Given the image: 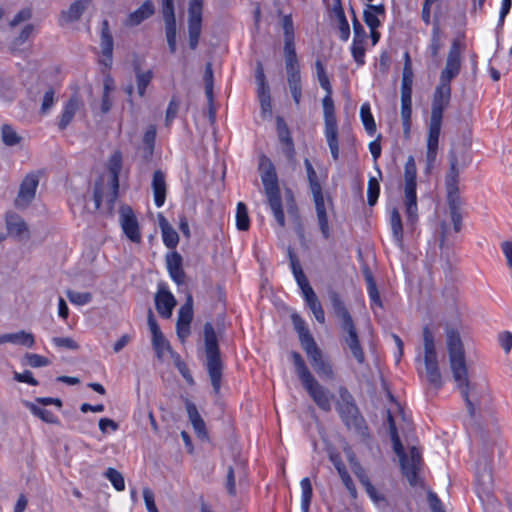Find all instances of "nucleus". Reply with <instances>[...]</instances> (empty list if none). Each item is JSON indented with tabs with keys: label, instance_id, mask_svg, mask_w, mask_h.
Instances as JSON below:
<instances>
[{
	"label": "nucleus",
	"instance_id": "7c9ffc66",
	"mask_svg": "<svg viewBox=\"0 0 512 512\" xmlns=\"http://www.w3.org/2000/svg\"><path fill=\"white\" fill-rule=\"evenodd\" d=\"M158 223L162 232L163 242L169 249H174L179 243V235L162 213L158 214Z\"/></svg>",
	"mask_w": 512,
	"mask_h": 512
},
{
	"label": "nucleus",
	"instance_id": "cd10ccee",
	"mask_svg": "<svg viewBox=\"0 0 512 512\" xmlns=\"http://www.w3.org/2000/svg\"><path fill=\"white\" fill-rule=\"evenodd\" d=\"M151 186L153 190L155 205L157 207L163 206L166 200L167 192L166 178L163 171H154Z\"/></svg>",
	"mask_w": 512,
	"mask_h": 512
},
{
	"label": "nucleus",
	"instance_id": "39448f33",
	"mask_svg": "<svg viewBox=\"0 0 512 512\" xmlns=\"http://www.w3.org/2000/svg\"><path fill=\"white\" fill-rule=\"evenodd\" d=\"M339 400L336 403V410L345 426L354 430L363 438H368V427L364 417L361 415L353 395L344 386L339 387Z\"/></svg>",
	"mask_w": 512,
	"mask_h": 512
},
{
	"label": "nucleus",
	"instance_id": "412c9836",
	"mask_svg": "<svg viewBox=\"0 0 512 512\" xmlns=\"http://www.w3.org/2000/svg\"><path fill=\"white\" fill-rule=\"evenodd\" d=\"M288 258L290 261V266L292 269V273L295 277V280L302 291L303 297L309 296L314 293L313 288L310 286L309 281L303 272L302 266L297 255L294 253L292 248H288L287 250Z\"/></svg>",
	"mask_w": 512,
	"mask_h": 512
},
{
	"label": "nucleus",
	"instance_id": "b1692460",
	"mask_svg": "<svg viewBox=\"0 0 512 512\" xmlns=\"http://www.w3.org/2000/svg\"><path fill=\"white\" fill-rule=\"evenodd\" d=\"M276 126L278 138L282 145L283 154L289 161H292L294 160L295 157V148L293 139L290 134V130L287 124L285 123L284 119L281 117H277Z\"/></svg>",
	"mask_w": 512,
	"mask_h": 512
},
{
	"label": "nucleus",
	"instance_id": "bb28decb",
	"mask_svg": "<svg viewBox=\"0 0 512 512\" xmlns=\"http://www.w3.org/2000/svg\"><path fill=\"white\" fill-rule=\"evenodd\" d=\"M312 195H313V200H314L315 209H316L317 221H318V225H319L321 234L325 239H328L330 237V227H329V223H328V217H327L323 193L319 192V193H314Z\"/></svg>",
	"mask_w": 512,
	"mask_h": 512
},
{
	"label": "nucleus",
	"instance_id": "bf43d9fd",
	"mask_svg": "<svg viewBox=\"0 0 512 512\" xmlns=\"http://www.w3.org/2000/svg\"><path fill=\"white\" fill-rule=\"evenodd\" d=\"M66 296L69 301L76 305H85L92 300V294L89 292H78L74 290H67Z\"/></svg>",
	"mask_w": 512,
	"mask_h": 512
},
{
	"label": "nucleus",
	"instance_id": "09e8293b",
	"mask_svg": "<svg viewBox=\"0 0 512 512\" xmlns=\"http://www.w3.org/2000/svg\"><path fill=\"white\" fill-rule=\"evenodd\" d=\"M442 118V116L431 115L427 136V144L438 145L442 125Z\"/></svg>",
	"mask_w": 512,
	"mask_h": 512
},
{
	"label": "nucleus",
	"instance_id": "0e129e2a",
	"mask_svg": "<svg viewBox=\"0 0 512 512\" xmlns=\"http://www.w3.org/2000/svg\"><path fill=\"white\" fill-rule=\"evenodd\" d=\"M282 27L284 32V44H294V26L290 15L283 17Z\"/></svg>",
	"mask_w": 512,
	"mask_h": 512
},
{
	"label": "nucleus",
	"instance_id": "de8ad7c7",
	"mask_svg": "<svg viewBox=\"0 0 512 512\" xmlns=\"http://www.w3.org/2000/svg\"><path fill=\"white\" fill-rule=\"evenodd\" d=\"M304 299L306 305L314 314L315 319L321 324L325 323V313L315 292L310 294L309 296L304 297Z\"/></svg>",
	"mask_w": 512,
	"mask_h": 512
},
{
	"label": "nucleus",
	"instance_id": "ddd939ff",
	"mask_svg": "<svg viewBox=\"0 0 512 512\" xmlns=\"http://www.w3.org/2000/svg\"><path fill=\"white\" fill-rule=\"evenodd\" d=\"M202 8L203 0H189L188 35L191 50H195L199 43L202 30Z\"/></svg>",
	"mask_w": 512,
	"mask_h": 512
},
{
	"label": "nucleus",
	"instance_id": "f3484780",
	"mask_svg": "<svg viewBox=\"0 0 512 512\" xmlns=\"http://www.w3.org/2000/svg\"><path fill=\"white\" fill-rule=\"evenodd\" d=\"M120 224L126 237L134 242L140 243L141 234L139 224L133 209L128 205H122L119 210Z\"/></svg>",
	"mask_w": 512,
	"mask_h": 512
},
{
	"label": "nucleus",
	"instance_id": "5701e85b",
	"mask_svg": "<svg viewBox=\"0 0 512 512\" xmlns=\"http://www.w3.org/2000/svg\"><path fill=\"white\" fill-rule=\"evenodd\" d=\"M451 99V85L438 84L432 99L431 115L442 116Z\"/></svg>",
	"mask_w": 512,
	"mask_h": 512
},
{
	"label": "nucleus",
	"instance_id": "20e7f679",
	"mask_svg": "<svg viewBox=\"0 0 512 512\" xmlns=\"http://www.w3.org/2000/svg\"><path fill=\"white\" fill-rule=\"evenodd\" d=\"M259 171L268 204L273 212L274 218L281 227H284L285 216L282 209L278 177L273 163L266 156L260 158Z\"/></svg>",
	"mask_w": 512,
	"mask_h": 512
},
{
	"label": "nucleus",
	"instance_id": "a211bd4d",
	"mask_svg": "<svg viewBox=\"0 0 512 512\" xmlns=\"http://www.w3.org/2000/svg\"><path fill=\"white\" fill-rule=\"evenodd\" d=\"M421 464V454L416 447H412L409 457L400 459V465L403 475L407 478L410 485L415 486L418 482V471Z\"/></svg>",
	"mask_w": 512,
	"mask_h": 512
},
{
	"label": "nucleus",
	"instance_id": "e2e57ef3",
	"mask_svg": "<svg viewBox=\"0 0 512 512\" xmlns=\"http://www.w3.org/2000/svg\"><path fill=\"white\" fill-rule=\"evenodd\" d=\"M152 346L158 359H162L164 352L170 350L171 348L169 342L165 339L163 334L157 337H152Z\"/></svg>",
	"mask_w": 512,
	"mask_h": 512
},
{
	"label": "nucleus",
	"instance_id": "c9c22d12",
	"mask_svg": "<svg viewBox=\"0 0 512 512\" xmlns=\"http://www.w3.org/2000/svg\"><path fill=\"white\" fill-rule=\"evenodd\" d=\"M133 70L135 73L137 92L140 97H144L146 89L153 79V72L152 70L143 71L137 61L133 63Z\"/></svg>",
	"mask_w": 512,
	"mask_h": 512
},
{
	"label": "nucleus",
	"instance_id": "aec40b11",
	"mask_svg": "<svg viewBox=\"0 0 512 512\" xmlns=\"http://www.w3.org/2000/svg\"><path fill=\"white\" fill-rule=\"evenodd\" d=\"M246 462L244 460H235L233 465H230L227 469L226 476V489L229 495H236V478L239 483H242L247 479Z\"/></svg>",
	"mask_w": 512,
	"mask_h": 512
},
{
	"label": "nucleus",
	"instance_id": "79ce46f5",
	"mask_svg": "<svg viewBox=\"0 0 512 512\" xmlns=\"http://www.w3.org/2000/svg\"><path fill=\"white\" fill-rule=\"evenodd\" d=\"M331 14L338 21L339 37L342 41H347L350 37V26L345 16L343 6L330 9Z\"/></svg>",
	"mask_w": 512,
	"mask_h": 512
},
{
	"label": "nucleus",
	"instance_id": "f8f14e48",
	"mask_svg": "<svg viewBox=\"0 0 512 512\" xmlns=\"http://www.w3.org/2000/svg\"><path fill=\"white\" fill-rule=\"evenodd\" d=\"M449 170L445 177V187L447 192V197H461L459 194V174L460 168H465L469 164V158L465 155L459 159L456 153L451 150L449 152Z\"/></svg>",
	"mask_w": 512,
	"mask_h": 512
},
{
	"label": "nucleus",
	"instance_id": "9d476101",
	"mask_svg": "<svg viewBox=\"0 0 512 512\" xmlns=\"http://www.w3.org/2000/svg\"><path fill=\"white\" fill-rule=\"evenodd\" d=\"M445 332L446 345L453 378L454 380H461L464 378L465 371L467 370L463 343L459 332L455 328L447 325Z\"/></svg>",
	"mask_w": 512,
	"mask_h": 512
},
{
	"label": "nucleus",
	"instance_id": "f257e3e1",
	"mask_svg": "<svg viewBox=\"0 0 512 512\" xmlns=\"http://www.w3.org/2000/svg\"><path fill=\"white\" fill-rule=\"evenodd\" d=\"M328 295L334 314L340 321L341 342L343 347L350 351L351 355L359 364H363L365 362V354L351 314L338 292L330 290Z\"/></svg>",
	"mask_w": 512,
	"mask_h": 512
},
{
	"label": "nucleus",
	"instance_id": "c03bdc74",
	"mask_svg": "<svg viewBox=\"0 0 512 512\" xmlns=\"http://www.w3.org/2000/svg\"><path fill=\"white\" fill-rule=\"evenodd\" d=\"M393 237L399 247L403 245V225L399 211L394 208L390 216Z\"/></svg>",
	"mask_w": 512,
	"mask_h": 512
},
{
	"label": "nucleus",
	"instance_id": "4468645a",
	"mask_svg": "<svg viewBox=\"0 0 512 512\" xmlns=\"http://www.w3.org/2000/svg\"><path fill=\"white\" fill-rule=\"evenodd\" d=\"M315 372L324 379L333 380L335 377L330 361L323 355L316 342L303 348Z\"/></svg>",
	"mask_w": 512,
	"mask_h": 512
},
{
	"label": "nucleus",
	"instance_id": "e433bc0d",
	"mask_svg": "<svg viewBox=\"0 0 512 512\" xmlns=\"http://www.w3.org/2000/svg\"><path fill=\"white\" fill-rule=\"evenodd\" d=\"M90 4L91 0H76L69 6L67 11L62 12V17L66 22L78 21Z\"/></svg>",
	"mask_w": 512,
	"mask_h": 512
},
{
	"label": "nucleus",
	"instance_id": "423d86ee",
	"mask_svg": "<svg viewBox=\"0 0 512 512\" xmlns=\"http://www.w3.org/2000/svg\"><path fill=\"white\" fill-rule=\"evenodd\" d=\"M461 395L465 401L467 412L472 419H476L480 411L489 400L487 390L476 383H470L468 380V371H465L464 378L455 380Z\"/></svg>",
	"mask_w": 512,
	"mask_h": 512
},
{
	"label": "nucleus",
	"instance_id": "a19ab883",
	"mask_svg": "<svg viewBox=\"0 0 512 512\" xmlns=\"http://www.w3.org/2000/svg\"><path fill=\"white\" fill-rule=\"evenodd\" d=\"M283 52L285 58L286 73L300 72V65L295 49V43L284 44Z\"/></svg>",
	"mask_w": 512,
	"mask_h": 512
},
{
	"label": "nucleus",
	"instance_id": "338daca9",
	"mask_svg": "<svg viewBox=\"0 0 512 512\" xmlns=\"http://www.w3.org/2000/svg\"><path fill=\"white\" fill-rule=\"evenodd\" d=\"M111 188L109 192L106 194V204H105V210L108 214H112L114 210V204L116 202V199L118 197L119 192V185L116 187L114 182H110Z\"/></svg>",
	"mask_w": 512,
	"mask_h": 512
},
{
	"label": "nucleus",
	"instance_id": "13d9d810",
	"mask_svg": "<svg viewBox=\"0 0 512 512\" xmlns=\"http://www.w3.org/2000/svg\"><path fill=\"white\" fill-rule=\"evenodd\" d=\"M105 476L117 491H123L125 489L124 477L118 470L108 468L105 472Z\"/></svg>",
	"mask_w": 512,
	"mask_h": 512
},
{
	"label": "nucleus",
	"instance_id": "9b49d317",
	"mask_svg": "<svg viewBox=\"0 0 512 512\" xmlns=\"http://www.w3.org/2000/svg\"><path fill=\"white\" fill-rule=\"evenodd\" d=\"M323 114H324V133L327 144L329 146L331 155L334 160L339 158V143H338V126L335 116L334 102L332 94L326 93L322 100Z\"/></svg>",
	"mask_w": 512,
	"mask_h": 512
},
{
	"label": "nucleus",
	"instance_id": "603ef678",
	"mask_svg": "<svg viewBox=\"0 0 512 512\" xmlns=\"http://www.w3.org/2000/svg\"><path fill=\"white\" fill-rule=\"evenodd\" d=\"M301 490H302V497H301V511L302 512H309L312 496H313V489L311 485V481L309 478H303L300 482Z\"/></svg>",
	"mask_w": 512,
	"mask_h": 512
},
{
	"label": "nucleus",
	"instance_id": "6ab92c4d",
	"mask_svg": "<svg viewBox=\"0 0 512 512\" xmlns=\"http://www.w3.org/2000/svg\"><path fill=\"white\" fill-rule=\"evenodd\" d=\"M100 47L102 59L99 63L105 68L110 69L113 62L114 41L109 28L108 20H103L101 25Z\"/></svg>",
	"mask_w": 512,
	"mask_h": 512
},
{
	"label": "nucleus",
	"instance_id": "2eb2a0df",
	"mask_svg": "<svg viewBox=\"0 0 512 512\" xmlns=\"http://www.w3.org/2000/svg\"><path fill=\"white\" fill-rule=\"evenodd\" d=\"M40 176L38 172L28 173L22 180L17 197L14 201L16 208L25 209L34 200L39 185Z\"/></svg>",
	"mask_w": 512,
	"mask_h": 512
},
{
	"label": "nucleus",
	"instance_id": "c85d7f7f",
	"mask_svg": "<svg viewBox=\"0 0 512 512\" xmlns=\"http://www.w3.org/2000/svg\"><path fill=\"white\" fill-rule=\"evenodd\" d=\"M175 305L176 300L169 291L159 290L155 295L156 310L162 317L169 318Z\"/></svg>",
	"mask_w": 512,
	"mask_h": 512
},
{
	"label": "nucleus",
	"instance_id": "6e6d98bb",
	"mask_svg": "<svg viewBox=\"0 0 512 512\" xmlns=\"http://www.w3.org/2000/svg\"><path fill=\"white\" fill-rule=\"evenodd\" d=\"M236 226L240 231H246L250 226V219L248 209L243 202L237 204L236 209Z\"/></svg>",
	"mask_w": 512,
	"mask_h": 512
},
{
	"label": "nucleus",
	"instance_id": "72a5a7b5",
	"mask_svg": "<svg viewBox=\"0 0 512 512\" xmlns=\"http://www.w3.org/2000/svg\"><path fill=\"white\" fill-rule=\"evenodd\" d=\"M0 343H13L32 348L35 344V338L32 333L21 330L16 333H8L0 336Z\"/></svg>",
	"mask_w": 512,
	"mask_h": 512
},
{
	"label": "nucleus",
	"instance_id": "0eeeda50",
	"mask_svg": "<svg viewBox=\"0 0 512 512\" xmlns=\"http://www.w3.org/2000/svg\"><path fill=\"white\" fill-rule=\"evenodd\" d=\"M417 168L413 156H409L404 166V196L407 225L412 228L418 220L416 195Z\"/></svg>",
	"mask_w": 512,
	"mask_h": 512
},
{
	"label": "nucleus",
	"instance_id": "774afa93",
	"mask_svg": "<svg viewBox=\"0 0 512 512\" xmlns=\"http://www.w3.org/2000/svg\"><path fill=\"white\" fill-rule=\"evenodd\" d=\"M25 359L26 363L33 368L44 367L50 364L48 358L34 353H27Z\"/></svg>",
	"mask_w": 512,
	"mask_h": 512
},
{
	"label": "nucleus",
	"instance_id": "680f3d73",
	"mask_svg": "<svg viewBox=\"0 0 512 512\" xmlns=\"http://www.w3.org/2000/svg\"><path fill=\"white\" fill-rule=\"evenodd\" d=\"M161 13L165 24L176 22L174 0H161Z\"/></svg>",
	"mask_w": 512,
	"mask_h": 512
},
{
	"label": "nucleus",
	"instance_id": "4c0bfd02",
	"mask_svg": "<svg viewBox=\"0 0 512 512\" xmlns=\"http://www.w3.org/2000/svg\"><path fill=\"white\" fill-rule=\"evenodd\" d=\"M79 109V100L77 97H71L65 104L64 110L60 116L58 127L60 130H64L73 120L76 112Z\"/></svg>",
	"mask_w": 512,
	"mask_h": 512
},
{
	"label": "nucleus",
	"instance_id": "4d7b16f0",
	"mask_svg": "<svg viewBox=\"0 0 512 512\" xmlns=\"http://www.w3.org/2000/svg\"><path fill=\"white\" fill-rule=\"evenodd\" d=\"M380 192L379 181L376 177H370L367 187V202L369 206H374L378 200Z\"/></svg>",
	"mask_w": 512,
	"mask_h": 512
},
{
	"label": "nucleus",
	"instance_id": "864d4df0",
	"mask_svg": "<svg viewBox=\"0 0 512 512\" xmlns=\"http://www.w3.org/2000/svg\"><path fill=\"white\" fill-rule=\"evenodd\" d=\"M360 117L366 132L369 135H373L376 132V124L371 113L370 105L368 103H364L361 106Z\"/></svg>",
	"mask_w": 512,
	"mask_h": 512
},
{
	"label": "nucleus",
	"instance_id": "58836bf2",
	"mask_svg": "<svg viewBox=\"0 0 512 512\" xmlns=\"http://www.w3.org/2000/svg\"><path fill=\"white\" fill-rule=\"evenodd\" d=\"M193 319V307H192V296L187 297L186 303L180 308L177 319V334L181 335L183 326L190 327V323Z\"/></svg>",
	"mask_w": 512,
	"mask_h": 512
},
{
	"label": "nucleus",
	"instance_id": "7ed1b4c3",
	"mask_svg": "<svg viewBox=\"0 0 512 512\" xmlns=\"http://www.w3.org/2000/svg\"><path fill=\"white\" fill-rule=\"evenodd\" d=\"M203 333L206 355L205 366L213 387V392L215 395H218L220 393L224 365L221 360L217 335L212 323L206 322L204 324Z\"/></svg>",
	"mask_w": 512,
	"mask_h": 512
},
{
	"label": "nucleus",
	"instance_id": "3c124183",
	"mask_svg": "<svg viewBox=\"0 0 512 512\" xmlns=\"http://www.w3.org/2000/svg\"><path fill=\"white\" fill-rule=\"evenodd\" d=\"M1 136L3 143L9 147L16 146L22 141V137L9 124L2 125Z\"/></svg>",
	"mask_w": 512,
	"mask_h": 512
},
{
	"label": "nucleus",
	"instance_id": "f704fd0d",
	"mask_svg": "<svg viewBox=\"0 0 512 512\" xmlns=\"http://www.w3.org/2000/svg\"><path fill=\"white\" fill-rule=\"evenodd\" d=\"M291 320H292L294 329L298 333L300 344H301L302 348H305L306 346L315 342L313 336L309 332V329L306 327L305 321L299 314L293 313L291 315Z\"/></svg>",
	"mask_w": 512,
	"mask_h": 512
},
{
	"label": "nucleus",
	"instance_id": "c756f323",
	"mask_svg": "<svg viewBox=\"0 0 512 512\" xmlns=\"http://www.w3.org/2000/svg\"><path fill=\"white\" fill-rule=\"evenodd\" d=\"M155 12V6L152 0H146L143 4L136 9L134 12L130 13L127 20V26H137L141 24L144 20L150 18Z\"/></svg>",
	"mask_w": 512,
	"mask_h": 512
},
{
	"label": "nucleus",
	"instance_id": "f03ea898",
	"mask_svg": "<svg viewBox=\"0 0 512 512\" xmlns=\"http://www.w3.org/2000/svg\"><path fill=\"white\" fill-rule=\"evenodd\" d=\"M290 357L299 380L315 404L324 412L331 411L334 395L316 380L299 352L292 351Z\"/></svg>",
	"mask_w": 512,
	"mask_h": 512
},
{
	"label": "nucleus",
	"instance_id": "5fc2aeb1",
	"mask_svg": "<svg viewBox=\"0 0 512 512\" xmlns=\"http://www.w3.org/2000/svg\"><path fill=\"white\" fill-rule=\"evenodd\" d=\"M304 165L307 173V179L309 182L310 191L312 194L322 192V187L319 182L316 171L313 168L312 163L309 159L304 160Z\"/></svg>",
	"mask_w": 512,
	"mask_h": 512
},
{
	"label": "nucleus",
	"instance_id": "1a4fd4ad",
	"mask_svg": "<svg viewBox=\"0 0 512 512\" xmlns=\"http://www.w3.org/2000/svg\"><path fill=\"white\" fill-rule=\"evenodd\" d=\"M493 448L485 445L480 452L476 466V482L479 496L486 497L488 502H493V476H492Z\"/></svg>",
	"mask_w": 512,
	"mask_h": 512
},
{
	"label": "nucleus",
	"instance_id": "ea45409f",
	"mask_svg": "<svg viewBox=\"0 0 512 512\" xmlns=\"http://www.w3.org/2000/svg\"><path fill=\"white\" fill-rule=\"evenodd\" d=\"M287 83L295 105L299 106L302 98L301 72L287 73Z\"/></svg>",
	"mask_w": 512,
	"mask_h": 512
},
{
	"label": "nucleus",
	"instance_id": "4be33fe9",
	"mask_svg": "<svg viewBox=\"0 0 512 512\" xmlns=\"http://www.w3.org/2000/svg\"><path fill=\"white\" fill-rule=\"evenodd\" d=\"M288 258L290 261V266L292 269V273L295 277V280L302 291L303 297L309 296L314 293L313 288L310 286L309 281L303 272L302 266L297 255L294 253L292 248H288L287 250Z\"/></svg>",
	"mask_w": 512,
	"mask_h": 512
},
{
	"label": "nucleus",
	"instance_id": "8fccbe9b",
	"mask_svg": "<svg viewBox=\"0 0 512 512\" xmlns=\"http://www.w3.org/2000/svg\"><path fill=\"white\" fill-rule=\"evenodd\" d=\"M122 168V155L120 152H115L111 155L108 163V169L110 173V182H114L115 186L119 183V173Z\"/></svg>",
	"mask_w": 512,
	"mask_h": 512
},
{
	"label": "nucleus",
	"instance_id": "052dcab7",
	"mask_svg": "<svg viewBox=\"0 0 512 512\" xmlns=\"http://www.w3.org/2000/svg\"><path fill=\"white\" fill-rule=\"evenodd\" d=\"M412 101H401V119L403 129L406 134L409 133L411 127Z\"/></svg>",
	"mask_w": 512,
	"mask_h": 512
},
{
	"label": "nucleus",
	"instance_id": "393cba45",
	"mask_svg": "<svg viewBox=\"0 0 512 512\" xmlns=\"http://www.w3.org/2000/svg\"><path fill=\"white\" fill-rule=\"evenodd\" d=\"M165 261L167 270L172 280L176 282L178 285L184 284L185 272L182 267V256L177 251H173L166 255Z\"/></svg>",
	"mask_w": 512,
	"mask_h": 512
},
{
	"label": "nucleus",
	"instance_id": "49530a36",
	"mask_svg": "<svg viewBox=\"0 0 512 512\" xmlns=\"http://www.w3.org/2000/svg\"><path fill=\"white\" fill-rule=\"evenodd\" d=\"M442 48L441 43V30L439 20L435 17L433 21V29L431 33V41L429 45V52L432 58H437L440 49Z\"/></svg>",
	"mask_w": 512,
	"mask_h": 512
},
{
	"label": "nucleus",
	"instance_id": "a18cd8bd",
	"mask_svg": "<svg viewBox=\"0 0 512 512\" xmlns=\"http://www.w3.org/2000/svg\"><path fill=\"white\" fill-rule=\"evenodd\" d=\"M388 422H389V433H390V437H391V440L393 443L394 452L399 457V459H402V458L406 457L407 455L404 452V447L399 438L397 428L395 425V421L390 412H388Z\"/></svg>",
	"mask_w": 512,
	"mask_h": 512
},
{
	"label": "nucleus",
	"instance_id": "dca6fc26",
	"mask_svg": "<svg viewBox=\"0 0 512 512\" xmlns=\"http://www.w3.org/2000/svg\"><path fill=\"white\" fill-rule=\"evenodd\" d=\"M461 69V54L460 46L457 40L452 42L450 47L446 64L444 69L441 71L439 83L450 85L452 79L458 76Z\"/></svg>",
	"mask_w": 512,
	"mask_h": 512
},
{
	"label": "nucleus",
	"instance_id": "6e6552de",
	"mask_svg": "<svg viewBox=\"0 0 512 512\" xmlns=\"http://www.w3.org/2000/svg\"><path fill=\"white\" fill-rule=\"evenodd\" d=\"M423 349L426 379L431 386L439 389L442 387L443 381L438 364L435 337L427 326L423 328Z\"/></svg>",
	"mask_w": 512,
	"mask_h": 512
},
{
	"label": "nucleus",
	"instance_id": "a878e982",
	"mask_svg": "<svg viewBox=\"0 0 512 512\" xmlns=\"http://www.w3.org/2000/svg\"><path fill=\"white\" fill-rule=\"evenodd\" d=\"M6 228L10 235L17 238H29V229L24 219L14 212L6 214Z\"/></svg>",
	"mask_w": 512,
	"mask_h": 512
},
{
	"label": "nucleus",
	"instance_id": "473e14b6",
	"mask_svg": "<svg viewBox=\"0 0 512 512\" xmlns=\"http://www.w3.org/2000/svg\"><path fill=\"white\" fill-rule=\"evenodd\" d=\"M447 204L453 229L456 233H459L462 229L461 207L463 205V200L461 197H447Z\"/></svg>",
	"mask_w": 512,
	"mask_h": 512
},
{
	"label": "nucleus",
	"instance_id": "37998d69",
	"mask_svg": "<svg viewBox=\"0 0 512 512\" xmlns=\"http://www.w3.org/2000/svg\"><path fill=\"white\" fill-rule=\"evenodd\" d=\"M25 407H27L30 412L40 418L42 421L49 423V424H57L58 418L55 416L51 411L41 408L37 406L35 403L30 401H24Z\"/></svg>",
	"mask_w": 512,
	"mask_h": 512
},
{
	"label": "nucleus",
	"instance_id": "2f4dec72",
	"mask_svg": "<svg viewBox=\"0 0 512 512\" xmlns=\"http://www.w3.org/2000/svg\"><path fill=\"white\" fill-rule=\"evenodd\" d=\"M186 411L188 414L189 421L191 422L195 432L199 437H206V425L201 415L199 414L197 407L194 403L186 399L185 401Z\"/></svg>",
	"mask_w": 512,
	"mask_h": 512
},
{
	"label": "nucleus",
	"instance_id": "69168bd1",
	"mask_svg": "<svg viewBox=\"0 0 512 512\" xmlns=\"http://www.w3.org/2000/svg\"><path fill=\"white\" fill-rule=\"evenodd\" d=\"M165 33L167 38L168 47L171 53H175L177 49V43H176V34H177V28H176V22L173 23H166L165 24Z\"/></svg>",
	"mask_w": 512,
	"mask_h": 512
}]
</instances>
